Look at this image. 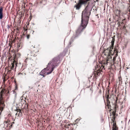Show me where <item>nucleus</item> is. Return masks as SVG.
Returning <instances> with one entry per match:
<instances>
[{
  "mask_svg": "<svg viewBox=\"0 0 130 130\" xmlns=\"http://www.w3.org/2000/svg\"><path fill=\"white\" fill-rule=\"evenodd\" d=\"M90 6L89 4H88L85 10L83 11L82 15L81 25L79 27L76 31L75 34L72 37L69 43V44L70 45L71 44L74 39L78 36L87 26L88 23L90 12L86 8L87 7L89 6Z\"/></svg>",
  "mask_w": 130,
  "mask_h": 130,
  "instance_id": "nucleus-1",
  "label": "nucleus"
},
{
  "mask_svg": "<svg viewBox=\"0 0 130 130\" xmlns=\"http://www.w3.org/2000/svg\"><path fill=\"white\" fill-rule=\"evenodd\" d=\"M59 56L54 58L48 64L47 67L43 70L40 73V74L44 77L46 75L51 73L54 68L58 65L57 62L59 60Z\"/></svg>",
  "mask_w": 130,
  "mask_h": 130,
  "instance_id": "nucleus-2",
  "label": "nucleus"
},
{
  "mask_svg": "<svg viewBox=\"0 0 130 130\" xmlns=\"http://www.w3.org/2000/svg\"><path fill=\"white\" fill-rule=\"evenodd\" d=\"M105 50L104 49L103 50V52H102L101 55V57L103 58L102 60V61L101 63H99V66H97V68H98V69H97L95 67V69L94 72V76L96 78L99 76L101 73V72L105 73V68L104 67L105 65L106 59L105 56H106V53H105Z\"/></svg>",
  "mask_w": 130,
  "mask_h": 130,
  "instance_id": "nucleus-3",
  "label": "nucleus"
},
{
  "mask_svg": "<svg viewBox=\"0 0 130 130\" xmlns=\"http://www.w3.org/2000/svg\"><path fill=\"white\" fill-rule=\"evenodd\" d=\"M1 90L0 93V114H1L2 111L3 110L5 106L3 97L4 94L7 91L5 89L2 88V87L1 88Z\"/></svg>",
  "mask_w": 130,
  "mask_h": 130,
  "instance_id": "nucleus-4",
  "label": "nucleus"
},
{
  "mask_svg": "<svg viewBox=\"0 0 130 130\" xmlns=\"http://www.w3.org/2000/svg\"><path fill=\"white\" fill-rule=\"evenodd\" d=\"M13 59L12 60V58L11 57H9V60H11L12 62L11 65H10V66L9 65L8 68L7 70L10 73L12 70H13L14 67L15 66V68L17 66V64L18 63L17 59L16 58V55H14L13 56Z\"/></svg>",
  "mask_w": 130,
  "mask_h": 130,
  "instance_id": "nucleus-5",
  "label": "nucleus"
},
{
  "mask_svg": "<svg viewBox=\"0 0 130 130\" xmlns=\"http://www.w3.org/2000/svg\"><path fill=\"white\" fill-rule=\"evenodd\" d=\"M78 1L77 2L76 1L75 2L76 4L74 6V8H75L77 10H79L81 7L83 5H86L88 3V4H89L88 1Z\"/></svg>",
  "mask_w": 130,
  "mask_h": 130,
  "instance_id": "nucleus-6",
  "label": "nucleus"
},
{
  "mask_svg": "<svg viewBox=\"0 0 130 130\" xmlns=\"http://www.w3.org/2000/svg\"><path fill=\"white\" fill-rule=\"evenodd\" d=\"M112 47L106 49V55H107V58H106V64L107 63L110 62V61L112 60L111 55H112Z\"/></svg>",
  "mask_w": 130,
  "mask_h": 130,
  "instance_id": "nucleus-7",
  "label": "nucleus"
},
{
  "mask_svg": "<svg viewBox=\"0 0 130 130\" xmlns=\"http://www.w3.org/2000/svg\"><path fill=\"white\" fill-rule=\"evenodd\" d=\"M39 48L38 47H35L33 46H31V51L32 52L31 55L35 56V53H37L39 51Z\"/></svg>",
  "mask_w": 130,
  "mask_h": 130,
  "instance_id": "nucleus-8",
  "label": "nucleus"
},
{
  "mask_svg": "<svg viewBox=\"0 0 130 130\" xmlns=\"http://www.w3.org/2000/svg\"><path fill=\"white\" fill-rule=\"evenodd\" d=\"M4 125L5 127H7L9 125V126L10 127L12 126V124L9 121H5L4 123Z\"/></svg>",
  "mask_w": 130,
  "mask_h": 130,
  "instance_id": "nucleus-9",
  "label": "nucleus"
},
{
  "mask_svg": "<svg viewBox=\"0 0 130 130\" xmlns=\"http://www.w3.org/2000/svg\"><path fill=\"white\" fill-rule=\"evenodd\" d=\"M107 106L109 110V111H110L111 110V106L110 105V102L108 100V99L106 97V107Z\"/></svg>",
  "mask_w": 130,
  "mask_h": 130,
  "instance_id": "nucleus-10",
  "label": "nucleus"
},
{
  "mask_svg": "<svg viewBox=\"0 0 130 130\" xmlns=\"http://www.w3.org/2000/svg\"><path fill=\"white\" fill-rule=\"evenodd\" d=\"M17 48L19 49L21 48L23 46V43L21 41H19L17 43Z\"/></svg>",
  "mask_w": 130,
  "mask_h": 130,
  "instance_id": "nucleus-11",
  "label": "nucleus"
},
{
  "mask_svg": "<svg viewBox=\"0 0 130 130\" xmlns=\"http://www.w3.org/2000/svg\"><path fill=\"white\" fill-rule=\"evenodd\" d=\"M3 8L2 7H0V19H2L3 17Z\"/></svg>",
  "mask_w": 130,
  "mask_h": 130,
  "instance_id": "nucleus-12",
  "label": "nucleus"
},
{
  "mask_svg": "<svg viewBox=\"0 0 130 130\" xmlns=\"http://www.w3.org/2000/svg\"><path fill=\"white\" fill-rule=\"evenodd\" d=\"M17 112L16 114V115H18L19 116H20L22 114V112L21 110L19 109H17Z\"/></svg>",
  "mask_w": 130,
  "mask_h": 130,
  "instance_id": "nucleus-13",
  "label": "nucleus"
},
{
  "mask_svg": "<svg viewBox=\"0 0 130 130\" xmlns=\"http://www.w3.org/2000/svg\"><path fill=\"white\" fill-rule=\"evenodd\" d=\"M34 70L32 69V68H30L29 69V72L30 73L32 74L33 73Z\"/></svg>",
  "mask_w": 130,
  "mask_h": 130,
  "instance_id": "nucleus-14",
  "label": "nucleus"
},
{
  "mask_svg": "<svg viewBox=\"0 0 130 130\" xmlns=\"http://www.w3.org/2000/svg\"><path fill=\"white\" fill-rule=\"evenodd\" d=\"M10 86L8 88V89L7 90V95L8 94L10 93H9V89H10Z\"/></svg>",
  "mask_w": 130,
  "mask_h": 130,
  "instance_id": "nucleus-15",
  "label": "nucleus"
},
{
  "mask_svg": "<svg viewBox=\"0 0 130 130\" xmlns=\"http://www.w3.org/2000/svg\"><path fill=\"white\" fill-rule=\"evenodd\" d=\"M26 37L27 38V39H29L30 37V35L29 34H26Z\"/></svg>",
  "mask_w": 130,
  "mask_h": 130,
  "instance_id": "nucleus-16",
  "label": "nucleus"
},
{
  "mask_svg": "<svg viewBox=\"0 0 130 130\" xmlns=\"http://www.w3.org/2000/svg\"><path fill=\"white\" fill-rule=\"evenodd\" d=\"M22 99L21 100L22 101L21 102H23L22 101L23 100L24 101L26 102V101L25 100H26V98L25 97H23V96H22Z\"/></svg>",
  "mask_w": 130,
  "mask_h": 130,
  "instance_id": "nucleus-17",
  "label": "nucleus"
},
{
  "mask_svg": "<svg viewBox=\"0 0 130 130\" xmlns=\"http://www.w3.org/2000/svg\"><path fill=\"white\" fill-rule=\"evenodd\" d=\"M18 89L17 84L16 83L15 84V89L14 90H16Z\"/></svg>",
  "mask_w": 130,
  "mask_h": 130,
  "instance_id": "nucleus-18",
  "label": "nucleus"
},
{
  "mask_svg": "<svg viewBox=\"0 0 130 130\" xmlns=\"http://www.w3.org/2000/svg\"><path fill=\"white\" fill-rule=\"evenodd\" d=\"M105 96L106 97V94H105V95H104V94L103 95V98L104 100L105 104V105H106V103L105 102Z\"/></svg>",
  "mask_w": 130,
  "mask_h": 130,
  "instance_id": "nucleus-19",
  "label": "nucleus"
},
{
  "mask_svg": "<svg viewBox=\"0 0 130 130\" xmlns=\"http://www.w3.org/2000/svg\"><path fill=\"white\" fill-rule=\"evenodd\" d=\"M26 4V1L25 2H24V1L23 3L22 4V5L24 6V8L25 7V5Z\"/></svg>",
  "mask_w": 130,
  "mask_h": 130,
  "instance_id": "nucleus-20",
  "label": "nucleus"
},
{
  "mask_svg": "<svg viewBox=\"0 0 130 130\" xmlns=\"http://www.w3.org/2000/svg\"><path fill=\"white\" fill-rule=\"evenodd\" d=\"M15 90H13L12 91H13V93L15 94V96L17 95V93Z\"/></svg>",
  "mask_w": 130,
  "mask_h": 130,
  "instance_id": "nucleus-21",
  "label": "nucleus"
},
{
  "mask_svg": "<svg viewBox=\"0 0 130 130\" xmlns=\"http://www.w3.org/2000/svg\"><path fill=\"white\" fill-rule=\"evenodd\" d=\"M7 78H6L5 77H4V78H3V82L4 83L5 82V81L7 80Z\"/></svg>",
  "mask_w": 130,
  "mask_h": 130,
  "instance_id": "nucleus-22",
  "label": "nucleus"
},
{
  "mask_svg": "<svg viewBox=\"0 0 130 130\" xmlns=\"http://www.w3.org/2000/svg\"><path fill=\"white\" fill-rule=\"evenodd\" d=\"M79 120H80L79 119H77L75 121V122L76 123H77V122H78L79 121Z\"/></svg>",
  "mask_w": 130,
  "mask_h": 130,
  "instance_id": "nucleus-23",
  "label": "nucleus"
},
{
  "mask_svg": "<svg viewBox=\"0 0 130 130\" xmlns=\"http://www.w3.org/2000/svg\"><path fill=\"white\" fill-rule=\"evenodd\" d=\"M119 84H120V82H121V84L122 81L121 80V79L120 78L119 79Z\"/></svg>",
  "mask_w": 130,
  "mask_h": 130,
  "instance_id": "nucleus-24",
  "label": "nucleus"
},
{
  "mask_svg": "<svg viewBox=\"0 0 130 130\" xmlns=\"http://www.w3.org/2000/svg\"><path fill=\"white\" fill-rule=\"evenodd\" d=\"M112 130H117L116 128H114Z\"/></svg>",
  "mask_w": 130,
  "mask_h": 130,
  "instance_id": "nucleus-25",
  "label": "nucleus"
},
{
  "mask_svg": "<svg viewBox=\"0 0 130 130\" xmlns=\"http://www.w3.org/2000/svg\"><path fill=\"white\" fill-rule=\"evenodd\" d=\"M15 41V39H14L12 41V42L13 43H14Z\"/></svg>",
  "mask_w": 130,
  "mask_h": 130,
  "instance_id": "nucleus-26",
  "label": "nucleus"
},
{
  "mask_svg": "<svg viewBox=\"0 0 130 130\" xmlns=\"http://www.w3.org/2000/svg\"><path fill=\"white\" fill-rule=\"evenodd\" d=\"M34 32V31H33V30H31V31H30V32H32V34Z\"/></svg>",
  "mask_w": 130,
  "mask_h": 130,
  "instance_id": "nucleus-27",
  "label": "nucleus"
},
{
  "mask_svg": "<svg viewBox=\"0 0 130 130\" xmlns=\"http://www.w3.org/2000/svg\"><path fill=\"white\" fill-rule=\"evenodd\" d=\"M24 30L25 31H26L27 30V29H25V28H24Z\"/></svg>",
  "mask_w": 130,
  "mask_h": 130,
  "instance_id": "nucleus-28",
  "label": "nucleus"
},
{
  "mask_svg": "<svg viewBox=\"0 0 130 130\" xmlns=\"http://www.w3.org/2000/svg\"><path fill=\"white\" fill-rule=\"evenodd\" d=\"M22 73H19V75H20V74H22Z\"/></svg>",
  "mask_w": 130,
  "mask_h": 130,
  "instance_id": "nucleus-29",
  "label": "nucleus"
},
{
  "mask_svg": "<svg viewBox=\"0 0 130 130\" xmlns=\"http://www.w3.org/2000/svg\"><path fill=\"white\" fill-rule=\"evenodd\" d=\"M105 7H104V11H105Z\"/></svg>",
  "mask_w": 130,
  "mask_h": 130,
  "instance_id": "nucleus-30",
  "label": "nucleus"
},
{
  "mask_svg": "<svg viewBox=\"0 0 130 130\" xmlns=\"http://www.w3.org/2000/svg\"><path fill=\"white\" fill-rule=\"evenodd\" d=\"M125 28V26H124L123 27V28Z\"/></svg>",
  "mask_w": 130,
  "mask_h": 130,
  "instance_id": "nucleus-31",
  "label": "nucleus"
},
{
  "mask_svg": "<svg viewBox=\"0 0 130 130\" xmlns=\"http://www.w3.org/2000/svg\"><path fill=\"white\" fill-rule=\"evenodd\" d=\"M129 1V2H130V1Z\"/></svg>",
  "mask_w": 130,
  "mask_h": 130,
  "instance_id": "nucleus-32",
  "label": "nucleus"
},
{
  "mask_svg": "<svg viewBox=\"0 0 130 130\" xmlns=\"http://www.w3.org/2000/svg\"><path fill=\"white\" fill-rule=\"evenodd\" d=\"M27 6V4L26 5V6Z\"/></svg>",
  "mask_w": 130,
  "mask_h": 130,
  "instance_id": "nucleus-33",
  "label": "nucleus"
},
{
  "mask_svg": "<svg viewBox=\"0 0 130 130\" xmlns=\"http://www.w3.org/2000/svg\"><path fill=\"white\" fill-rule=\"evenodd\" d=\"M98 1L96 0V1Z\"/></svg>",
  "mask_w": 130,
  "mask_h": 130,
  "instance_id": "nucleus-34",
  "label": "nucleus"
},
{
  "mask_svg": "<svg viewBox=\"0 0 130 130\" xmlns=\"http://www.w3.org/2000/svg\"><path fill=\"white\" fill-rule=\"evenodd\" d=\"M104 32H105V29L104 30Z\"/></svg>",
  "mask_w": 130,
  "mask_h": 130,
  "instance_id": "nucleus-35",
  "label": "nucleus"
},
{
  "mask_svg": "<svg viewBox=\"0 0 130 130\" xmlns=\"http://www.w3.org/2000/svg\"><path fill=\"white\" fill-rule=\"evenodd\" d=\"M129 33H130V31H129Z\"/></svg>",
  "mask_w": 130,
  "mask_h": 130,
  "instance_id": "nucleus-36",
  "label": "nucleus"
}]
</instances>
